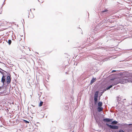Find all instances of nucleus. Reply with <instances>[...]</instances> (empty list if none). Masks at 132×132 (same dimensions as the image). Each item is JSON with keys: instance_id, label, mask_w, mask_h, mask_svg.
Returning <instances> with one entry per match:
<instances>
[{"instance_id": "obj_26", "label": "nucleus", "mask_w": 132, "mask_h": 132, "mask_svg": "<svg viewBox=\"0 0 132 132\" xmlns=\"http://www.w3.org/2000/svg\"><path fill=\"white\" fill-rule=\"evenodd\" d=\"M122 124H117L118 125H120L121 126H123V125H122Z\"/></svg>"}, {"instance_id": "obj_18", "label": "nucleus", "mask_w": 132, "mask_h": 132, "mask_svg": "<svg viewBox=\"0 0 132 132\" xmlns=\"http://www.w3.org/2000/svg\"><path fill=\"white\" fill-rule=\"evenodd\" d=\"M132 125V124H124V126H126L127 125Z\"/></svg>"}, {"instance_id": "obj_23", "label": "nucleus", "mask_w": 132, "mask_h": 132, "mask_svg": "<svg viewBox=\"0 0 132 132\" xmlns=\"http://www.w3.org/2000/svg\"><path fill=\"white\" fill-rule=\"evenodd\" d=\"M128 81L129 82H131L132 83V81L131 80H128Z\"/></svg>"}, {"instance_id": "obj_6", "label": "nucleus", "mask_w": 132, "mask_h": 132, "mask_svg": "<svg viewBox=\"0 0 132 132\" xmlns=\"http://www.w3.org/2000/svg\"><path fill=\"white\" fill-rule=\"evenodd\" d=\"M121 97H120L119 96L117 97V102H118V104H119L120 103H121Z\"/></svg>"}, {"instance_id": "obj_28", "label": "nucleus", "mask_w": 132, "mask_h": 132, "mask_svg": "<svg viewBox=\"0 0 132 132\" xmlns=\"http://www.w3.org/2000/svg\"><path fill=\"white\" fill-rule=\"evenodd\" d=\"M2 13V11L0 12V14H1Z\"/></svg>"}, {"instance_id": "obj_33", "label": "nucleus", "mask_w": 132, "mask_h": 132, "mask_svg": "<svg viewBox=\"0 0 132 132\" xmlns=\"http://www.w3.org/2000/svg\"><path fill=\"white\" fill-rule=\"evenodd\" d=\"M0 69L1 70V69L0 68Z\"/></svg>"}, {"instance_id": "obj_9", "label": "nucleus", "mask_w": 132, "mask_h": 132, "mask_svg": "<svg viewBox=\"0 0 132 132\" xmlns=\"http://www.w3.org/2000/svg\"><path fill=\"white\" fill-rule=\"evenodd\" d=\"M96 78H93L90 81V84H92L95 81Z\"/></svg>"}, {"instance_id": "obj_12", "label": "nucleus", "mask_w": 132, "mask_h": 132, "mask_svg": "<svg viewBox=\"0 0 132 132\" xmlns=\"http://www.w3.org/2000/svg\"><path fill=\"white\" fill-rule=\"evenodd\" d=\"M111 123L112 125L116 124V120H115L113 121H112V122H111Z\"/></svg>"}, {"instance_id": "obj_29", "label": "nucleus", "mask_w": 132, "mask_h": 132, "mask_svg": "<svg viewBox=\"0 0 132 132\" xmlns=\"http://www.w3.org/2000/svg\"><path fill=\"white\" fill-rule=\"evenodd\" d=\"M117 123H118L117 121H116V125L117 124Z\"/></svg>"}, {"instance_id": "obj_17", "label": "nucleus", "mask_w": 132, "mask_h": 132, "mask_svg": "<svg viewBox=\"0 0 132 132\" xmlns=\"http://www.w3.org/2000/svg\"><path fill=\"white\" fill-rule=\"evenodd\" d=\"M108 11V10L106 9H105V10H104V11H103L102 12V13H104V12H106Z\"/></svg>"}, {"instance_id": "obj_16", "label": "nucleus", "mask_w": 132, "mask_h": 132, "mask_svg": "<svg viewBox=\"0 0 132 132\" xmlns=\"http://www.w3.org/2000/svg\"><path fill=\"white\" fill-rule=\"evenodd\" d=\"M43 102L41 101L40 103L39 106H41L43 104Z\"/></svg>"}, {"instance_id": "obj_11", "label": "nucleus", "mask_w": 132, "mask_h": 132, "mask_svg": "<svg viewBox=\"0 0 132 132\" xmlns=\"http://www.w3.org/2000/svg\"><path fill=\"white\" fill-rule=\"evenodd\" d=\"M106 125L108 127H109V128H111V127L112 126V125H109V124H108V123H106Z\"/></svg>"}, {"instance_id": "obj_32", "label": "nucleus", "mask_w": 132, "mask_h": 132, "mask_svg": "<svg viewBox=\"0 0 132 132\" xmlns=\"http://www.w3.org/2000/svg\"><path fill=\"white\" fill-rule=\"evenodd\" d=\"M112 80H113V79H112Z\"/></svg>"}, {"instance_id": "obj_1", "label": "nucleus", "mask_w": 132, "mask_h": 132, "mask_svg": "<svg viewBox=\"0 0 132 132\" xmlns=\"http://www.w3.org/2000/svg\"><path fill=\"white\" fill-rule=\"evenodd\" d=\"M124 82V79L122 78H116V85L119 83L123 84Z\"/></svg>"}, {"instance_id": "obj_2", "label": "nucleus", "mask_w": 132, "mask_h": 132, "mask_svg": "<svg viewBox=\"0 0 132 132\" xmlns=\"http://www.w3.org/2000/svg\"><path fill=\"white\" fill-rule=\"evenodd\" d=\"M98 92L97 91L95 92L94 96V100L95 104H96L98 100Z\"/></svg>"}, {"instance_id": "obj_13", "label": "nucleus", "mask_w": 132, "mask_h": 132, "mask_svg": "<svg viewBox=\"0 0 132 132\" xmlns=\"http://www.w3.org/2000/svg\"><path fill=\"white\" fill-rule=\"evenodd\" d=\"M111 129H116V126L115 125H112L111 128Z\"/></svg>"}, {"instance_id": "obj_10", "label": "nucleus", "mask_w": 132, "mask_h": 132, "mask_svg": "<svg viewBox=\"0 0 132 132\" xmlns=\"http://www.w3.org/2000/svg\"><path fill=\"white\" fill-rule=\"evenodd\" d=\"M112 86H113V85H111L109 86L106 87V89H107V90H108L109 89H110L111 87H112Z\"/></svg>"}, {"instance_id": "obj_15", "label": "nucleus", "mask_w": 132, "mask_h": 132, "mask_svg": "<svg viewBox=\"0 0 132 132\" xmlns=\"http://www.w3.org/2000/svg\"><path fill=\"white\" fill-rule=\"evenodd\" d=\"M23 120V121L24 122L26 123H29V121H28L26 120Z\"/></svg>"}, {"instance_id": "obj_24", "label": "nucleus", "mask_w": 132, "mask_h": 132, "mask_svg": "<svg viewBox=\"0 0 132 132\" xmlns=\"http://www.w3.org/2000/svg\"><path fill=\"white\" fill-rule=\"evenodd\" d=\"M119 128L118 126H116V129H118Z\"/></svg>"}, {"instance_id": "obj_7", "label": "nucleus", "mask_w": 132, "mask_h": 132, "mask_svg": "<svg viewBox=\"0 0 132 132\" xmlns=\"http://www.w3.org/2000/svg\"><path fill=\"white\" fill-rule=\"evenodd\" d=\"M103 108L101 107H98L97 108L98 111L99 112H100L102 111Z\"/></svg>"}, {"instance_id": "obj_19", "label": "nucleus", "mask_w": 132, "mask_h": 132, "mask_svg": "<svg viewBox=\"0 0 132 132\" xmlns=\"http://www.w3.org/2000/svg\"><path fill=\"white\" fill-rule=\"evenodd\" d=\"M107 89H106V88L105 89H103V92H104L105 91H106Z\"/></svg>"}, {"instance_id": "obj_20", "label": "nucleus", "mask_w": 132, "mask_h": 132, "mask_svg": "<svg viewBox=\"0 0 132 132\" xmlns=\"http://www.w3.org/2000/svg\"><path fill=\"white\" fill-rule=\"evenodd\" d=\"M119 132H125L123 130H119Z\"/></svg>"}, {"instance_id": "obj_8", "label": "nucleus", "mask_w": 132, "mask_h": 132, "mask_svg": "<svg viewBox=\"0 0 132 132\" xmlns=\"http://www.w3.org/2000/svg\"><path fill=\"white\" fill-rule=\"evenodd\" d=\"M98 106L99 107H101L102 105V102L99 101L98 104Z\"/></svg>"}, {"instance_id": "obj_3", "label": "nucleus", "mask_w": 132, "mask_h": 132, "mask_svg": "<svg viewBox=\"0 0 132 132\" xmlns=\"http://www.w3.org/2000/svg\"><path fill=\"white\" fill-rule=\"evenodd\" d=\"M113 120L112 119H110L108 118L104 119H103L104 122H107L109 124H110L111 122H112Z\"/></svg>"}, {"instance_id": "obj_14", "label": "nucleus", "mask_w": 132, "mask_h": 132, "mask_svg": "<svg viewBox=\"0 0 132 132\" xmlns=\"http://www.w3.org/2000/svg\"><path fill=\"white\" fill-rule=\"evenodd\" d=\"M7 42L8 43L9 45H10L11 44L12 42L11 40L9 39L8 40Z\"/></svg>"}, {"instance_id": "obj_27", "label": "nucleus", "mask_w": 132, "mask_h": 132, "mask_svg": "<svg viewBox=\"0 0 132 132\" xmlns=\"http://www.w3.org/2000/svg\"><path fill=\"white\" fill-rule=\"evenodd\" d=\"M117 36V35H116V36ZM117 37H118L116 36V40L117 39H118V38H117Z\"/></svg>"}, {"instance_id": "obj_22", "label": "nucleus", "mask_w": 132, "mask_h": 132, "mask_svg": "<svg viewBox=\"0 0 132 132\" xmlns=\"http://www.w3.org/2000/svg\"><path fill=\"white\" fill-rule=\"evenodd\" d=\"M104 92H103V91H102L101 92V95H102V94L104 93Z\"/></svg>"}, {"instance_id": "obj_4", "label": "nucleus", "mask_w": 132, "mask_h": 132, "mask_svg": "<svg viewBox=\"0 0 132 132\" xmlns=\"http://www.w3.org/2000/svg\"><path fill=\"white\" fill-rule=\"evenodd\" d=\"M6 81L7 84H9L10 82L11 81V79L10 76H7L6 78Z\"/></svg>"}, {"instance_id": "obj_30", "label": "nucleus", "mask_w": 132, "mask_h": 132, "mask_svg": "<svg viewBox=\"0 0 132 132\" xmlns=\"http://www.w3.org/2000/svg\"><path fill=\"white\" fill-rule=\"evenodd\" d=\"M130 50H132V49H130Z\"/></svg>"}, {"instance_id": "obj_34", "label": "nucleus", "mask_w": 132, "mask_h": 132, "mask_svg": "<svg viewBox=\"0 0 132 132\" xmlns=\"http://www.w3.org/2000/svg\"><path fill=\"white\" fill-rule=\"evenodd\" d=\"M72 132H73V131H72Z\"/></svg>"}, {"instance_id": "obj_5", "label": "nucleus", "mask_w": 132, "mask_h": 132, "mask_svg": "<svg viewBox=\"0 0 132 132\" xmlns=\"http://www.w3.org/2000/svg\"><path fill=\"white\" fill-rule=\"evenodd\" d=\"M5 81V78L4 76L3 75L1 81L3 83V85L4 86V83Z\"/></svg>"}, {"instance_id": "obj_21", "label": "nucleus", "mask_w": 132, "mask_h": 132, "mask_svg": "<svg viewBox=\"0 0 132 132\" xmlns=\"http://www.w3.org/2000/svg\"><path fill=\"white\" fill-rule=\"evenodd\" d=\"M0 73H1L2 74H3L4 73V72L0 70Z\"/></svg>"}, {"instance_id": "obj_31", "label": "nucleus", "mask_w": 132, "mask_h": 132, "mask_svg": "<svg viewBox=\"0 0 132 132\" xmlns=\"http://www.w3.org/2000/svg\"><path fill=\"white\" fill-rule=\"evenodd\" d=\"M4 3H3V4H4Z\"/></svg>"}, {"instance_id": "obj_25", "label": "nucleus", "mask_w": 132, "mask_h": 132, "mask_svg": "<svg viewBox=\"0 0 132 132\" xmlns=\"http://www.w3.org/2000/svg\"><path fill=\"white\" fill-rule=\"evenodd\" d=\"M116 72V70H113L112 71V72Z\"/></svg>"}]
</instances>
